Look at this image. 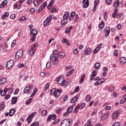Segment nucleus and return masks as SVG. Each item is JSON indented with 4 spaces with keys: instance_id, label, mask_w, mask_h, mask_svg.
<instances>
[{
    "instance_id": "nucleus-14",
    "label": "nucleus",
    "mask_w": 126,
    "mask_h": 126,
    "mask_svg": "<svg viewBox=\"0 0 126 126\" xmlns=\"http://www.w3.org/2000/svg\"><path fill=\"white\" fill-rule=\"evenodd\" d=\"M31 85H29L28 87H26L24 90V93H28L30 90L32 89V87H31Z\"/></svg>"
},
{
    "instance_id": "nucleus-59",
    "label": "nucleus",
    "mask_w": 126,
    "mask_h": 126,
    "mask_svg": "<svg viewBox=\"0 0 126 126\" xmlns=\"http://www.w3.org/2000/svg\"><path fill=\"white\" fill-rule=\"evenodd\" d=\"M94 81H101V79H99V78L98 76H96L95 78L94 79Z\"/></svg>"
},
{
    "instance_id": "nucleus-10",
    "label": "nucleus",
    "mask_w": 126,
    "mask_h": 126,
    "mask_svg": "<svg viewBox=\"0 0 126 126\" xmlns=\"http://www.w3.org/2000/svg\"><path fill=\"white\" fill-rule=\"evenodd\" d=\"M102 44L100 43L98 44L97 47L94 50L93 53L94 54H97L99 53L100 50H101V48H102Z\"/></svg>"
},
{
    "instance_id": "nucleus-41",
    "label": "nucleus",
    "mask_w": 126,
    "mask_h": 126,
    "mask_svg": "<svg viewBox=\"0 0 126 126\" xmlns=\"http://www.w3.org/2000/svg\"><path fill=\"white\" fill-rule=\"evenodd\" d=\"M27 121H28V123L29 124V125H30L31 122H32V118H31V117L29 116V117L27 119Z\"/></svg>"
},
{
    "instance_id": "nucleus-28",
    "label": "nucleus",
    "mask_w": 126,
    "mask_h": 126,
    "mask_svg": "<svg viewBox=\"0 0 126 126\" xmlns=\"http://www.w3.org/2000/svg\"><path fill=\"white\" fill-rule=\"evenodd\" d=\"M85 79V75L83 74L81 77V79L80 80L79 83L80 84H81V83H83V81H84Z\"/></svg>"
},
{
    "instance_id": "nucleus-30",
    "label": "nucleus",
    "mask_w": 126,
    "mask_h": 126,
    "mask_svg": "<svg viewBox=\"0 0 126 126\" xmlns=\"http://www.w3.org/2000/svg\"><path fill=\"white\" fill-rule=\"evenodd\" d=\"M6 81V79L5 78H3L0 80V85H2L4 83H5Z\"/></svg>"
},
{
    "instance_id": "nucleus-35",
    "label": "nucleus",
    "mask_w": 126,
    "mask_h": 126,
    "mask_svg": "<svg viewBox=\"0 0 126 126\" xmlns=\"http://www.w3.org/2000/svg\"><path fill=\"white\" fill-rule=\"evenodd\" d=\"M44 7H45L42 4L40 6L39 8L36 10V13H39L40 11L44 9Z\"/></svg>"
},
{
    "instance_id": "nucleus-63",
    "label": "nucleus",
    "mask_w": 126,
    "mask_h": 126,
    "mask_svg": "<svg viewBox=\"0 0 126 126\" xmlns=\"http://www.w3.org/2000/svg\"><path fill=\"white\" fill-rule=\"evenodd\" d=\"M115 89V87H113V86H111L109 88V91L111 92H113V91Z\"/></svg>"
},
{
    "instance_id": "nucleus-33",
    "label": "nucleus",
    "mask_w": 126,
    "mask_h": 126,
    "mask_svg": "<svg viewBox=\"0 0 126 126\" xmlns=\"http://www.w3.org/2000/svg\"><path fill=\"white\" fill-rule=\"evenodd\" d=\"M66 23H67V20L63 19L61 21V25H66Z\"/></svg>"
},
{
    "instance_id": "nucleus-64",
    "label": "nucleus",
    "mask_w": 126,
    "mask_h": 126,
    "mask_svg": "<svg viewBox=\"0 0 126 126\" xmlns=\"http://www.w3.org/2000/svg\"><path fill=\"white\" fill-rule=\"evenodd\" d=\"M65 34H68V33H70V31L68 29H66L65 31Z\"/></svg>"
},
{
    "instance_id": "nucleus-3",
    "label": "nucleus",
    "mask_w": 126,
    "mask_h": 126,
    "mask_svg": "<svg viewBox=\"0 0 126 126\" xmlns=\"http://www.w3.org/2000/svg\"><path fill=\"white\" fill-rule=\"evenodd\" d=\"M78 18V14H75V12L73 11L70 13V15L69 17V19L70 21L73 20L74 22H76L77 21V19Z\"/></svg>"
},
{
    "instance_id": "nucleus-12",
    "label": "nucleus",
    "mask_w": 126,
    "mask_h": 126,
    "mask_svg": "<svg viewBox=\"0 0 126 126\" xmlns=\"http://www.w3.org/2000/svg\"><path fill=\"white\" fill-rule=\"evenodd\" d=\"M121 114V110H118L117 111L114 112L112 115V119L113 120H115L117 117H118L119 115Z\"/></svg>"
},
{
    "instance_id": "nucleus-2",
    "label": "nucleus",
    "mask_w": 126,
    "mask_h": 126,
    "mask_svg": "<svg viewBox=\"0 0 126 126\" xmlns=\"http://www.w3.org/2000/svg\"><path fill=\"white\" fill-rule=\"evenodd\" d=\"M56 81H57V84L61 85V86H64V85H66L67 83V82L64 80L63 75L60 76L58 78L56 79Z\"/></svg>"
},
{
    "instance_id": "nucleus-46",
    "label": "nucleus",
    "mask_w": 126,
    "mask_h": 126,
    "mask_svg": "<svg viewBox=\"0 0 126 126\" xmlns=\"http://www.w3.org/2000/svg\"><path fill=\"white\" fill-rule=\"evenodd\" d=\"M30 126H39V122H35L32 124Z\"/></svg>"
},
{
    "instance_id": "nucleus-52",
    "label": "nucleus",
    "mask_w": 126,
    "mask_h": 126,
    "mask_svg": "<svg viewBox=\"0 0 126 126\" xmlns=\"http://www.w3.org/2000/svg\"><path fill=\"white\" fill-rule=\"evenodd\" d=\"M51 67V63L47 62L46 63V68H50Z\"/></svg>"
},
{
    "instance_id": "nucleus-43",
    "label": "nucleus",
    "mask_w": 126,
    "mask_h": 126,
    "mask_svg": "<svg viewBox=\"0 0 126 126\" xmlns=\"http://www.w3.org/2000/svg\"><path fill=\"white\" fill-rule=\"evenodd\" d=\"M68 116H69V113L67 111H66V112H64L63 114V116L65 118H66L67 117H68Z\"/></svg>"
},
{
    "instance_id": "nucleus-60",
    "label": "nucleus",
    "mask_w": 126,
    "mask_h": 126,
    "mask_svg": "<svg viewBox=\"0 0 126 126\" xmlns=\"http://www.w3.org/2000/svg\"><path fill=\"white\" fill-rule=\"evenodd\" d=\"M112 126H120V123H119V122L115 123L112 125Z\"/></svg>"
},
{
    "instance_id": "nucleus-17",
    "label": "nucleus",
    "mask_w": 126,
    "mask_h": 126,
    "mask_svg": "<svg viewBox=\"0 0 126 126\" xmlns=\"http://www.w3.org/2000/svg\"><path fill=\"white\" fill-rule=\"evenodd\" d=\"M110 27H107L105 28L104 31L105 32H106V34H105V37H108L109 35H110Z\"/></svg>"
},
{
    "instance_id": "nucleus-11",
    "label": "nucleus",
    "mask_w": 126,
    "mask_h": 126,
    "mask_svg": "<svg viewBox=\"0 0 126 126\" xmlns=\"http://www.w3.org/2000/svg\"><path fill=\"white\" fill-rule=\"evenodd\" d=\"M57 117V116L56 114H53V115H49V116L47 117V122H51L52 120H56V118Z\"/></svg>"
},
{
    "instance_id": "nucleus-13",
    "label": "nucleus",
    "mask_w": 126,
    "mask_h": 126,
    "mask_svg": "<svg viewBox=\"0 0 126 126\" xmlns=\"http://www.w3.org/2000/svg\"><path fill=\"white\" fill-rule=\"evenodd\" d=\"M82 3L84 4L83 7L86 8L89 6V0H83Z\"/></svg>"
},
{
    "instance_id": "nucleus-39",
    "label": "nucleus",
    "mask_w": 126,
    "mask_h": 126,
    "mask_svg": "<svg viewBox=\"0 0 126 126\" xmlns=\"http://www.w3.org/2000/svg\"><path fill=\"white\" fill-rule=\"evenodd\" d=\"M100 63H96L95 64H94V68H96V69H98L99 68V67H100Z\"/></svg>"
},
{
    "instance_id": "nucleus-58",
    "label": "nucleus",
    "mask_w": 126,
    "mask_h": 126,
    "mask_svg": "<svg viewBox=\"0 0 126 126\" xmlns=\"http://www.w3.org/2000/svg\"><path fill=\"white\" fill-rule=\"evenodd\" d=\"M62 108H60L56 110V113H57L58 114H60V112H61V111H62Z\"/></svg>"
},
{
    "instance_id": "nucleus-1",
    "label": "nucleus",
    "mask_w": 126,
    "mask_h": 126,
    "mask_svg": "<svg viewBox=\"0 0 126 126\" xmlns=\"http://www.w3.org/2000/svg\"><path fill=\"white\" fill-rule=\"evenodd\" d=\"M62 92H63L62 89L60 90L53 88L50 91V94L54 96L55 98H58L61 96V93H62Z\"/></svg>"
},
{
    "instance_id": "nucleus-45",
    "label": "nucleus",
    "mask_w": 126,
    "mask_h": 126,
    "mask_svg": "<svg viewBox=\"0 0 126 126\" xmlns=\"http://www.w3.org/2000/svg\"><path fill=\"white\" fill-rule=\"evenodd\" d=\"M63 43H65L66 45H67V46H69L70 44L69 42H68V40H67V39H64L63 40Z\"/></svg>"
},
{
    "instance_id": "nucleus-51",
    "label": "nucleus",
    "mask_w": 126,
    "mask_h": 126,
    "mask_svg": "<svg viewBox=\"0 0 126 126\" xmlns=\"http://www.w3.org/2000/svg\"><path fill=\"white\" fill-rule=\"evenodd\" d=\"M86 105V104H85V103H82L80 106L81 110H82V109H83V108H84V107H85Z\"/></svg>"
},
{
    "instance_id": "nucleus-57",
    "label": "nucleus",
    "mask_w": 126,
    "mask_h": 126,
    "mask_svg": "<svg viewBox=\"0 0 126 126\" xmlns=\"http://www.w3.org/2000/svg\"><path fill=\"white\" fill-rule=\"evenodd\" d=\"M122 15H123V14H122V13L118 14L117 15V19H120V18H121L122 17Z\"/></svg>"
},
{
    "instance_id": "nucleus-29",
    "label": "nucleus",
    "mask_w": 126,
    "mask_h": 126,
    "mask_svg": "<svg viewBox=\"0 0 126 126\" xmlns=\"http://www.w3.org/2000/svg\"><path fill=\"white\" fill-rule=\"evenodd\" d=\"M72 110H73V106H70L68 107V108L67 109V112L70 114L71 112H72Z\"/></svg>"
},
{
    "instance_id": "nucleus-22",
    "label": "nucleus",
    "mask_w": 126,
    "mask_h": 126,
    "mask_svg": "<svg viewBox=\"0 0 126 126\" xmlns=\"http://www.w3.org/2000/svg\"><path fill=\"white\" fill-rule=\"evenodd\" d=\"M68 17H69V13L67 11L65 12L63 16V19L67 20Z\"/></svg>"
},
{
    "instance_id": "nucleus-53",
    "label": "nucleus",
    "mask_w": 126,
    "mask_h": 126,
    "mask_svg": "<svg viewBox=\"0 0 126 126\" xmlns=\"http://www.w3.org/2000/svg\"><path fill=\"white\" fill-rule=\"evenodd\" d=\"M105 2L107 4H111L112 3V0H105Z\"/></svg>"
},
{
    "instance_id": "nucleus-44",
    "label": "nucleus",
    "mask_w": 126,
    "mask_h": 126,
    "mask_svg": "<svg viewBox=\"0 0 126 126\" xmlns=\"http://www.w3.org/2000/svg\"><path fill=\"white\" fill-rule=\"evenodd\" d=\"M54 11L57 12V9L55 7H52L51 10H50L51 13H53Z\"/></svg>"
},
{
    "instance_id": "nucleus-50",
    "label": "nucleus",
    "mask_w": 126,
    "mask_h": 126,
    "mask_svg": "<svg viewBox=\"0 0 126 126\" xmlns=\"http://www.w3.org/2000/svg\"><path fill=\"white\" fill-rule=\"evenodd\" d=\"M24 64L23 63L19 64L17 65V67L18 68H21L22 67H24Z\"/></svg>"
},
{
    "instance_id": "nucleus-15",
    "label": "nucleus",
    "mask_w": 126,
    "mask_h": 126,
    "mask_svg": "<svg viewBox=\"0 0 126 126\" xmlns=\"http://www.w3.org/2000/svg\"><path fill=\"white\" fill-rule=\"evenodd\" d=\"M92 52V50H91V48H90V47L87 48V49L85 51V56H89V55H91Z\"/></svg>"
},
{
    "instance_id": "nucleus-6",
    "label": "nucleus",
    "mask_w": 126,
    "mask_h": 126,
    "mask_svg": "<svg viewBox=\"0 0 126 126\" xmlns=\"http://www.w3.org/2000/svg\"><path fill=\"white\" fill-rule=\"evenodd\" d=\"M38 47V44L35 43L34 44L32 47L31 50L30 51V56H34L35 53L36 52L35 49Z\"/></svg>"
},
{
    "instance_id": "nucleus-36",
    "label": "nucleus",
    "mask_w": 126,
    "mask_h": 126,
    "mask_svg": "<svg viewBox=\"0 0 126 126\" xmlns=\"http://www.w3.org/2000/svg\"><path fill=\"white\" fill-rule=\"evenodd\" d=\"M102 83H104V81H97L95 83V86H97L98 85H100V84H102Z\"/></svg>"
},
{
    "instance_id": "nucleus-7",
    "label": "nucleus",
    "mask_w": 126,
    "mask_h": 126,
    "mask_svg": "<svg viewBox=\"0 0 126 126\" xmlns=\"http://www.w3.org/2000/svg\"><path fill=\"white\" fill-rule=\"evenodd\" d=\"M52 21V16L50 15L47 17V18L44 21L43 25L45 27H47L48 25H50V23Z\"/></svg>"
},
{
    "instance_id": "nucleus-8",
    "label": "nucleus",
    "mask_w": 126,
    "mask_h": 126,
    "mask_svg": "<svg viewBox=\"0 0 126 126\" xmlns=\"http://www.w3.org/2000/svg\"><path fill=\"white\" fill-rule=\"evenodd\" d=\"M22 56H23V51L22 50H19L15 54V58L16 60H20V59H21Z\"/></svg>"
},
{
    "instance_id": "nucleus-38",
    "label": "nucleus",
    "mask_w": 126,
    "mask_h": 126,
    "mask_svg": "<svg viewBox=\"0 0 126 126\" xmlns=\"http://www.w3.org/2000/svg\"><path fill=\"white\" fill-rule=\"evenodd\" d=\"M80 106L79 105H77L76 107L74 109V114H77V113L78 112V109H79Z\"/></svg>"
},
{
    "instance_id": "nucleus-40",
    "label": "nucleus",
    "mask_w": 126,
    "mask_h": 126,
    "mask_svg": "<svg viewBox=\"0 0 126 126\" xmlns=\"http://www.w3.org/2000/svg\"><path fill=\"white\" fill-rule=\"evenodd\" d=\"M91 75L95 77L96 75H97V70H94L92 73Z\"/></svg>"
},
{
    "instance_id": "nucleus-49",
    "label": "nucleus",
    "mask_w": 126,
    "mask_h": 126,
    "mask_svg": "<svg viewBox=\"0 0 126 126\" xmlns=\"http://www.w3.org/2000/svg\"><path fill=\"white\" fill-rule=\"evenodd\" d=\"M50 87V83H48L45 88H44V90H47V89H49V88Z\"/></svg>"
},
{
    "instance_id": "nucleus-37",
    "label": "nucleus",
    "mask_w": 126,
    "mask_h": 126,
    "mask_svg": "<svg viewBox=\"0 0 126 126\" xmlns=\"http://www.w3.org/2000/svg\"><path fill=\"white\" fill-rule=\"evenodd\" d=\"M48 114V112H47V110H44L41 112V115L42 117H44V116H46Z\"/></svg>"
},
{
    "instance_id": "nucleus-24",
    "label": "nucleus",
    "mask_w": 126,
    "mask_h": 126,
    "mask_svg": "<svg viewBox=\"0 0 126 126\" xmlns=\"http://www.w3.org/2000/svg\"><path fill=\"white\" fill-rule=\"evenodd\" d=\"M109 117V113H105L102 115L101 120V121H104V120H106L107 118Z\"/></svg>"
},
{
    "instance_id": "nucleus-26",
    "label": "nucleus",
    "mask_w": 126,
    "mask_h": 126,
    "mask_svg": "<svg viewBox=\"0 0 126 126\" xmlns=\"http://www.w3.org/2000/svg\"><path fill=\"white\" fill-rule=\"evenodd\" d=\"M98 27L100 29H103L105 27V23L104 21H102L101 23L98 25Z\"/></svg>"
},
{
    "instance_id": "nucleus-27",
    "label": "nucleus",
    "mask_w": 126,
    "mask_h": 126,
    "mask_svg": "<svg viewBox=\"0 0 126 126\" xmlns=\"http://www.w3.org/2000/svg\"><path fill=\"white\" fill-rule=\"evenodd\" d=\"M120 61L121 64H124V63H126V59L124 57H121Z\"/></svg>"
},
{
    "instance_id": "nucleus-21",
    "label": "nucleus",
    "mask_w": 126,
    "mask_h": 126,
    "mask_svg": "<svg viewBox=\"0 0 126 126\" xmlns=\"http://www.w3.org/2000/svg\"><path fill=\"white\" fill-rule=\"evenodd\" d=\"M78 97H79V94H77L75 97H74L71 100V103H75L76 101H77L78 99Z\"/></svg>"
},
{
    "instance_id": "nucleus-9",
    "label": "nucleus",
    "mask_w": 126,
    "mask_h": 126,
    "mask_svg": "<svg viewBox=\"0 0 126 126\" xmlns=\"http://www.w3.org/2000/svg\"><path fill=\"white\" fill-rule=\"evenodd\" d=\"M14 64V62H13V60H10L7 62V64L6 65V67L7 69H9L10 68H11L12 66H13V64Z\"/></svg>"
},
{
    "instance_id": "nucleus-31",
    "label": "nucleus",
    "mask_w": 126,
    "mask_h": 126,
    "mask_svg": "<svg viewBox=\"0 0 126 126\" xmlns=\"http://www.w3.org/2000/svg\"><path fill=\"white\" fill-rule=\"evenodd\" d=\"M37 91H38V89H37V88H35L34 89L32 94L31 95V98H32V97H34V96H35V94H36V93H37Z\"/></svg>"
},
{
    "instance_id": "nucleus-23",
    "label": "nucleus",
    "mask_w": 126,
    "mask_h": 126,
    "mask_svg": "<svg viewBox=\"0 0 126 126\" xmlns=\"http://www.w3.org/2000/svg\"><path fill=\"white\" fill-rule=\"evenodd\" d=\"M9 16V13L6 12L4 13L3 15L1 16V19H2L3 20H4V19H5V17H8Z\"/></svg>"
},
{
    "instance_id": "nucleus-16",
    "label": "nucleus",
    "mask_w": 126,
    "mask_h": 126,
    "mask_svg": "<svg viewBox=\"0 0 126 126\" xmlns=\"http://www.w3.org/2000/svg\"><path fill=\"white\" fill-rule=\"evenodd\" d=\"M38 34V32L36 30V29H32L31 30V35L32 36H36Z\"/></svg>"
},
{
    "instance_id": "nucleus-61",
    "label": "nucleus",
    "mask_w": 126,
    "mask_h": 126,
    "mask_svg": "<svg viewBox=\"0 0 126 126\" xmlns=\"http://www.w3.org/2000/svg\"><path fill=\"white\" fill-rule=\"evenodd\" d=\"M98 2H99V0H95L94 2V5L95 6H97V5L98 4Z\"/></svg>"
},
{
    "instance_id": "nucleus-48",
    "label": "nucleus",
    "mask_w": 126,
    "mask_h": 126,
    "mask_svg": "<svg viewBox=\"0 0 126 126\" xmlns=\"http://www.w3.org/2000/svg\"><path fill=\"white\" fill-rule=\"evenodd\" d=\"M86 101H88V102H89L90 100H91V97H90V95H87L86 97Z\"/></svg>"
},
{
    "instance_id": "nucleus-25",
    "label": "nucleus",
    "mask_w": 126,
    "mask_h": 126,
    "mask_svg": "<svg viewBox=\"0 0 126 126\" xmlns=\"http://www.w3.org/2000/svg\"><path fill=\"white\" fill-rule=\"evenodd\" d=\"M59 57L61 58V59H63V58H64L65 57V53L63 52H60L59 53Z\"/></svg>"
},
{
    "instance_id": "nucleus-62",
    "label": "nucleus",
    "mask_w": 126,
    "mask_h": 126,
    "mask_svg": "<svg viewBox=\"0 0 126 126\" xmlns=\"http://www.w3.org/2000/svg\"><path fill=\"white\" fill-rule=\"evenodd\" d=\"M1 3H2V4L4 5H4H5L6 4H7V0H5L1 2Z\"/></svg>"
},
{
    "instance_id": "nucleus-34",
    "label": "nucleus",
    "mask_w": 126,
    "mask_h": 126,
    "mask_svg": "<svg viewBox=\"0 0 126 126\" xmlns=\"http://www.w3.org/2000/svg\"><path fill=\"white\" fill-rule=\"evenodd\" d=\"M119 5H120V1L119 0H116L115 1V3L113 5V6L114 7H118V6H119Z\"/></svg>"
},
{
    "instance_id": "nucleus-55",
    "label": "nucleus",
    "mask_w": 126,
    "mask_h": 126,
    "mask_svg": "<svg viewBox=\"0 0 126 126\" xmlns=\"http://www.w3.org/2000/svg\"><path fill=\"white\" fill-rule=\"evenodd\" d=\"M24 20H26L25 16H23L21 18L19 19V21H24Z\"/></svg>"
},
{
    "instance_id": "nucleus-56",
    "label": "nucleus",
    "mask_w": 126,
    "mask_h": 126,
    "mask_svg": "<svg viewBox=\"0 0 126 126\" xmlns=\"http://www.w3.org/2000/svg\"><path fill=\"white\" fill-rule=\"evenodd\" d=\"M5 94H6V92H5V91L4 90V91H2V92H1V96H4Z\"/></svg>"
},
{
    "instance_id": "nucleus-19",
    "label": "nucleus",
    "mask_w": 126,
    "mask_h": 126,
    "mask_svg": "<svg viewBox=\"0 0 126 126\" xmlns=\"http://www.w3.org/2000/svg\"><path fill=\"white\" fill-rule=\"evenodd\" d=\"M15 114V109L12 108L10 110L9 112V117H12Z\"/></svg>"
},
{
    "instance_id": "nucleus-47",
    "label": "nucleus",
    "mask_w": 126,
    "mask_h": 126,
    "mask_svg": "<svg viewBox=\"0 0 126 126\" xmlns=\"http://www.w3.org/2000/svg\"><path fill=\"white\" fill-rule=\"evenodd\" d=\"M32 101V98L29 99L26 102V105H29Z\"/></svg>"
},
{
    "instance_id": "nucleus-18",
    "label": "nucleus",
    "mask_w": 126,
    "mask_h": 126,
    "mask_svg": "<svg viewBox=\"0 0 126 126\" xmlns=\"http://www.w3.org/2000/svg\"><path fill=\"white\" fill-rule=\"evenodd\" d=\"M18 99V97H13L11 99L12 105H14L17 103V100Z\"/></svg>"
},
{
    "instance_id": "nucleus-5",
    "label": "nucleus",
    "mask_w": 126,
    "mask_h": 126,
    "mask_svg": "<svg viewBox=\"0 0 126 126\" xmlns=\"http://www.w3.org/2000/svg\"><path fill=\"white\" fill-rule=\"evenodd\" d=\"M58 53L59 51L57 50L53 51V54H57L55 55L54 60L52 62L53 64H58V63H59V55H58Z\"/></svg>"
},
{
    "instance_id": "nucleus-42",
    "label": "nucleus",
    "mask_w": 126,
    "mask_h": 126,
    "mask_svg": "<svg viewBox=\"0 0 126 126\" xmlns=\"http://www.w3.org/2000/svg\"><path fill=\"white\" fill-rule=\"evenodd\" d=\"M33 4L35 6H38L39 5V1L38 0H34L33 1Z\"/></svg>"
},
{
    "instance_id": "nucleus-20",
    "label": "nucleus",
    "mask_w": 126,
    "mask_h": 126,
    "mask_svg": "<svg viewBox=\"0 0 126 126\" xmlns=\"http://www.w3.org/2000/svg\"><path fill=\"white\" fill-rule=\"evenodd\" d=\"M5 107V104H4V101H2L0 103V112H1V111H3Z\"/></svg>"
},
{
    "instance_id": "nucleus-32",
    "label": "nucleus",
    "mask_w": 126,
    "mask_h": 126,
    "mask_svg": "<svg viewBox=\"0 0 126 126\" xmlns=\"http://www.w3.org/2000/svg\"><path fill=\"white\" fill-rule=\"evenodd\" d=\"M118 12V9L115 8L114 9V12L112 14V17L113 18H116V15H117V13Z\"/></svg>"
},
{
    "instance_id": "nucleus-4",
    "label": "nucleus",
    "mask_w": 126,
    "mask_h": 126,
    "mask_svg": "<svg viewBox=\"0 0 126 126\" xmlns=\"http://www.w3.org/2000/svg\"><path fill=\"white\" fill-rule=\"evenodd\" d=\"M72 121L69 119H64L61 123V126H69Z\"/></svg>"
},
{
    "instance_id": "nucleus-54",
    "label": "nucleus",
    "mask_w": 126,
    "mask_h": 126,
    "mask_svg": "<svg viewBox=\"0 0 126 126\" xmlns=\"http://www.w3.org/2000/svg\"><path fill=\"white\" fill-rule=\"evenodd\" d=\"M31 40L32 42H34L35 40H36V35H32V36L31 38Z\"/></svg>"
}]
</instances>
